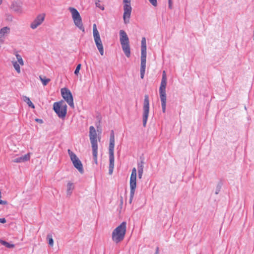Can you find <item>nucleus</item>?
Here are the masks:
<instances>
[{"label":"nucleus","instance_id":"1","mask_svg":"<svg viewBox=\"0 0 254 254\" xmlns=\"http://www.w3.org/2000/svg\"><path fill=\"white\" fill-rule=\"evenodd\" d=\"M89 138L93 150V156L94 162L97 163L98 144L97 140V133L95 127L90 126L89 127Z\"/></svg>","mask_w":254,"mask_h":254},{"label":"nucleus","instance_id":"2","mask_svg":"<svg viewBox=\"0 0 254 254\" xmlns=\"http://www.w3.org/2000/svg\"><path fill=\"white\" fill-rule=\"evenodd\" d=\"M126 232V223H121L112 232L113 241L117 244L122 242L125 238Z\"/></svg>","mask_w":254,"mask_h":254},{"label":"nucleus","instance_id":"3","mask_svg":"<svg viewBox=\"0 0 254 254\" xmlns=\"http://www.w3.org/2000/svg\"><path fill=\"white\" fill-rule=\"evenodd\" d=\"M119 35L120 41L123 50L126 56L129 58L130 56V49L129 44V38L126 32L123 30H120Z\"/></svg>","mask_w":254,"mask_h":254},{"label":"nucleus","instance_id":"4","mask_svg":"<svg viewBox=\"0 0 254 254\" xmlns=\"http://www.w3.org/2000/svg\"><path fill=\"white\" fill-rule=\"evenodd\" d=\"M167 85V79L162 78L159 92L161 102L162 112L165 113L166 106V87Z\"/></svg>","mask_w":254,"mask_h":254},{"label":"nucleus","instance_id":"5","mask_svg":"<svg viewBox=\"0 0 254 254\" xmlns=\"http://www.w3.org/2000/svg\"><path fill=\"white\" fill-rule=\"evenodd\" d=\"M68 10L71 14V16L75 25L80 30L84 32V27L82 22L81 17L77 10L72 7L68 8Z\"/></svg>","mask_w":254,"mask_h":254},{"label":"nucleus","instance_id":"6","mask_svg":"<svg viewBox=\"0 0 254 254\" xmlns=\"http://www.w3.org/2000/svg\"><path fill=\"white\" fill-rule=\"evenodd\" d=\"M93 36L97 48L100 55L103 56L104 55V47L96 24L93 25Z\"/></svg>","mask_w":254,"mask_h":254},{"label":"nucleus","instance_id":"7","mask_svg":"<svg viewBox=\"0 0 254 254\" xmlns=\"http://www.w3.org/2000/svg\"><path fill=\"white\" fill-rule=\"evenodd\" d=\"M129 186L130 191L129 203L130 204L132 202L136 187V169L135 168H133L131 171L129 181Z\"/></svg>","mask_w":254,"mask_h":254},{"label":"nucleus","instance_id":"8","mask_svg":"<svg viewBox=\"0 0 254 254\" xmlns=\"http://www.w3.org/2000/svg\"><path fill=\"white\" fill-rule=\"evenodd\" d=\"M53 109L58 117L64 118L66 114L67 106L64 102H56L54 104Z\"/></svg>","mask_w":254,"mask_h":254},{"label":"nucleus","instance_id":"9","mask_svg":"<svg viewBox=\"0 0 254 254\" xmlns=\"http://www.w3.org/2000/svg\"><path fill=\"white\" fill-rule=\"evenodd\" d=\"M67 152L74 167L77 169L80 173L83 174L84 173V170L81 161L77 157L76 154L70 149H68Z\"/></svg>","mask_w":254,"mask_h":254},{"label":"nucleus","instance_id":"10","mask_svg":"<svg viewBox=\"0 0 254 254\" xmlns=\"http://www.w3.org/2000/svg\"><path fill=\"white\" fill-rule=\"evenodd\" d=\"M124 14L123 19L125 24L129 22L132 8L130 5V0H123Z\"/></svg>","mask_w":254,"mask_h":254},{"label":"nucleus","instance_id":"11","mask_svg":"<svg viewBox=\"0 0 254 254\" xmlns=\"http://www.w3.org/2000/svg\"><path fill=\"white\" fill-rule=\"evenodd\" d=\"M149 111V100L148 95H145L143 106V126L145 127L147 121Z\"/></svg>","mask_w":254,"mask_h":254},{"label":"nucleus","instance_id":"12","mask_svg":"<svg viewBox=\"0 0 254 254\" xmlns=\"http://www.w3.org/2000/svg\"><path fill=\"white\" fill-rule=\"evenodd\" d=\"M61 94L63 98L67 103L69 106L71 108H74V106L73 97L70 90L66 88H62L61 89Z\"/></svg>","mask_w":254,"mask_h":254},{"label":"nucleus","instance_id":"13","mask_svg":"<svg viewBox=\"0 0 254 254\" xmlns=\"http://www.w3.org/2000/svg\"><path fill=\"white\" fill-rule=\"evenodd\" d=\"M46 14L44 13L39 14L30 24V27L32 29H35L41 25L44 22Z\"/></svg>","mask_w":254,"mask_h":254},{"label":"nucleus","instance_id":"14","mask_svg":"<svg viewBox=\"0 0 254 254\" xmlns=\"http://www.w3.org/2000/svg\"><path fill=\"white\" fill-rule=\"evenodd\" d=\"M146 59V41L145 37H142L141 43V59Z\"/></svg>","mask_w":254,"mask_h":254},{"label":"nucleus","instance_id":"15","mask_svg":"<svg viewBox=\"0 0 254 254\" xmlns=\"http://www.w3.org/2000/svg\"><path fill=\"white\" fill-rule=\"evenodd\" d=\"M10 32V28L8 27H4L0 30V45L3 43L5 37Z\"/></svg>","mask_w":254,"mask_h":254},{"label":"nucleus","instance_id":"16","mask_svg":"<svg viewBox=\"0 0 254 254\" xmlns=\"http://www.w3.org/2000/svg\"><path fill=\"white\" fill-rule=\"evenodd\" d=\"M114 154H109V174L112 175L114 168Z\"/></svg>","mask_w":254,"mask_h":254},{"label":"nucleus","instance_id":"17","mask_svg":"<svg viewBox=\"0 0 254 254\" xmlns=\"http://www.w3.org/2000/svg\"><path fill=\"white\" fill-rule=\"evenodd\" d=\"M146 68V59H141L140 64V77L141 79L144 78Z\"/></svg>","mask_w":254,"mask_h":254},{"label":"nucleus","instance_id":"18","mask_svg":"<svg viewBox=\"0 0 254 254\" xmlns=\"http://www.w3.org/2000/svg\"><path fill=\"white\" fill-rule=\"evenodd\" d=\"M74 189V185L73 183L68 182L66 185V194L68 196H70L71 195Z\"/></svg>","mask_w":254,"mask_h":254},{"label":"nucleus","instance_id":"19","mask_svg":"<svg viewBox=\"0 0 254 254\" xmlns=\"http://www.w3.org/2000/svg\"><path fill=\"white\" fill-rule=\"evenodd\" d=\"M30 159V154H26L24 156L17 158V162H24Z\"/></svg>","mask_w":254,"mask_h":254},{"label":"nucleus","instance_id":"20","mask_svg":"<svg viewBox=\"0 0 254 254\" xmlns=\"http://www.w3.org/2000/svg\"><path fill=\"white\" fill-rule=\"evenodd\" d=\"M115 140H110L109 154H114Z\"/></svg>","mask_w":254,"mask_h":254},{"label":"nucleus","instance_id":"21","mask_svg":"<svg viewBox=\"0 0 254 254\" xmlns=\"http://www.w3.org/2000/svg\"><path fill=\"white\" fill-rule=\"evenodd\" d=\"M0 243L7 248H13L15 247L14 244H10L1 239H0Z\"/></svg>","mask_w":254,"mask_h":254},{"label":"nucleus","instance_id":"22","mask_svg":"<svg viewBox=\"0 0 254 254\" xmlns=\"http://www.w3.org/2000/svg\"><path fill=\"white\" fill-rule=\"evenodd\" d=\"M23 100L28 105L32 108H34V105H33V104L32 103V102L30 101L29 98L27 97H26V96H23Z\"/></svg>","mask_w":254,"mask_h":254},{"label":"nucleus","instance_id":"23","mask_svg":"<svg viewBox=\"0 0 254 254\" xmlns=\"http://www.w3.org/2000/svg\"><path fill=\"white\" fill-rule=\"evenodd\" d=\"M40 80L42 81V84L44 86H46L50 81L49 78H46V77H42L41 76H39Z\"/></svg>","mask_w":254,"mask_h":254},{"label":"nucleus","instance_id":"24","mask_svg":"<svg viewBox=\"0 0 254 254\" xmlns=\"http://www.w3.org/2000/svg\"><path fill=\"white\" fill-rule=\"evenodd\" d=\"M47 239L48 241V244L51 247L54 245V241L51 234H48L47 236Z\"/></svg>","mask_w":254,"mask_h":254},{"label":"nucleus","instance_id":"25","mask_svg":"<svg viewBox=\"0 0 254 254\" xmlns=\"http://www.w3.org/2000/svg\"><path fill=\"white\" fill-rule=\"evenodd\" d=\"M17 62L19 64V65L22 66L24 65V61L21 56L18 54H17Z\"/></svg>","mask_w":254,"mask_h":254},{"label":"nucleus","instance_id":"26","mask_svg":"<svg viewBox=\"0 0 254 254\" xmlns=\"http://www.w3.org/2000/svg\"><path fill=\"white\" fill-rule=\"evenodd\" d=\"M143 162L141 161L140 163H138L137 164V170L138 172H143Z\"/></svg>","mask_w":254,"mask_h":254},{"label":"nucleus","instance_id":"27","mask_svg":"<svg viewBox=\"0 0 254 254\" xmlns=\"http://www.w3.org/2000/svg\"><path fill=\"white\" fill-rule=\"evenodd\" d=\"M222 186V183L220 182L217 184L215 192V193L216 194H218L219 193V192L221 190Z\"/></svg>","mask_w":254,"mask_h":254},{"label":"nucleus","instance_id":"28","mask_svg":"<svg viewBox=\"0 0 254 254\" xmlns=\"http://www.w3.org/2000/svg\"><path fill=\"white\" fill-rule=\"evenodd\" d=\"M80 68H81V64H78L76 67V69L74 71V74H76V75H78L79 72V70L80 69Z\"/></svg>","mask_w":254,"mask_h":254},{"label":"nucleus","instance_id":"29","mask_svg":"<svg viewBox=\"0 0 254 254\" xmlns=\"http://www.w3.org/2000/svg\"><path fill=\"white\" fill-rule=\"evenodd\" d=\"M148 0L150 2V3L154 6H156L157 5V0Z\"/></svg>","mask_w":254,"mask_h":254},{"label":"nucleus","instance_id":"30","mask_svg":"<svg viewBox=\"0 0 254 254\" xmlns=\"http://www.w3.org/2000/svg\"><path fill=\"white\" fill-rule=\"evenodd\" d=\"M95 4H96V6L100 8L101 9H102L103 10L104 9V7L101 5L99 0L98 2H96Z\"/></svg>","mask_w":254,"mask_h":254},{"label":"nucleus","instance_id":"31","mask_svg":"<svg viewBox=\"0 0 254 254\" xmlns=\"http://www.w3.org/2000/svg\"><path fill=\"white\" fill-rule=\"evenodd\" d=\"M110 140H115L114 133L113 131H112L111 133Z\"/></svg>","mask_w":254,"mask_h":254},{"label":"nucleus","instance_id":"32","mask_svg":"<svg viewBox=\"0 0 254 254\" xmlns=\"http://www.w3.org/2000/svg\"><path fill=\"white\" fill-rule=\"evenodd\" d=\"M16 11H17V13H22V10L21 9V8L20 7V6H18L17 5V9H16Z\"/></svg>","mask_w":254,"mask_h":254},{"label":"nucleus","instance_id":"33","mask_svg":"<svg viewBox=\"0 0 254 254\" xmlns=\"http://www.w3.org/2000/svg\"><path fill=\"white\" fill-rule=\"evenodd\" d=\"M169 8L172 9V0H168Z\"/></svg>","mask_w":254,"mask_h":254},{"label":"nucleus","instance_id":"34","mask_svg":"<svg viewBox=\"0 0 254 254\" xmlns=\"http://www.w3.org/2000/svg\"><path fill=\"white\" fill-rule=\"evenodd\" d=\"M162 78L167 79L166 73L165 71H163V74H162Z\"/></svg>","mask_w":254,"mask_h":254},{"label":"nucleus","instance_id":"35","mask_svg":"<svg viewBox=\"0 0 254 254\" xmlns=\"http://www.w3.org/2000/svg\"><path fill=\"white\" fill-rule=\"evenodd\" d=\"M20 67L19 64H17V73H19L20 72Z\"/></svg>","mask_w":254,"mask_h":254},{"label":"nucleus","instance_id":"36","mask_svg":"<svg viewBox=\"0 0 254 254\" xmlns=\"http://www.w3.org/2000/svg\"><path fill=\"white\" fill-rule=\"evenodd\" d=\"M143 175V172H138V177L139 179H141Z\"/></svg>","mask_w":254,"mask_h":254},{"label":"nucleus","instance_id":"37","mask_svg":"<svg viewBox=\"0 0 254 254\" xmlns=\"http://www.w3.org/2000/svg\"><path fill=\"white\" fill-rule=\"evenodd\" d=\"M7 204V201H4V200H0V204Z\"/></svg>","mask_w":254,"mask_h":254},{"label":"nucleus","instance_id":"38","mask_svg":"<svg viewBox=\"0 0 254 254\" xmlns=\"http://www.w3.org/2000/svg\"><path fill=\"white\" fill-rule=\"evenodd\" d=\"M0 222H6V220L4 218H0Z\"/></svg>","mask_w":254,"mask_h":254},{"label":"nucleus","instance_id":"39","mask_svg":"<svg viewBox=\"0 0 254 254\" xmlns=\"http://www.w3.org/2000/svg\"><path fill=\"white\" fill-rule=\"evenodd\" d=\"M12 64H13V66L14 67V68L16 69V62L15 61H13L12 62Z\"/></svg>","mask_w":254,"mask_h":254},{"label":"nucleus","instance_id":"40","mask_svg":"<svg viewBox=\"0 0 254 254\" xmlns=\"http://www.w3.org/2000/svg\"><path fill=\"white\" fill-rule=\"evenodd\" d=\"M155 254H158V248H157Z\"/></svg>","mask_w":254,"mask_h":254},{"label":"nucleus","instance_id":"41","mask_svg":"<svg viewBox=\"0 0 254 254\" xmlns=\"http://www.w3.org/2000/svg\"><path fill=\"white\" fill-rule=\"evenodd\" d=\"M1 192L0 190V198H1Z\"/></svg>","mask_w":254,"mask_h":254},{"label":"nucleus","instance_id":"42","mask_svg":"<svg viewBox=\"0 0 254 254\" xmlns=\"http://www.w3.org/2000/svg\"><path fill=\"white\" fill-rule=\"evenodd\" d=\"M2 0H0V5L2 3Z\"/></svg>","mask_w":254,"mask_h":254},{"label":"nucleus","instance_id":"43","mask_svg":"<svg viewBox=\"0 0 254 254\" xmlns=\"http://www.w3.org/2000/svg\"><path fill=\"white\" fill-rule=\"evenodd\" d=\"M36 121H38V122H40V121H41V120H38V119H37V120H36Z\"/></svg>","mask_w":254,"mask_h":254},{"label":"nucleus","instance_id":"44","mask_svg":"<svg viewBox=\"0 0 254 254\" xmlns=\"http://www.w3.org/2000/svg\"><path fill=\"white\" fill-rule=\"evenodd\" d=\"M36 121H38V122H40V121H41V120H38V119H37V120H36Z\"/></svg>","mask_w":254,"mask_h":254}]
</instances>
